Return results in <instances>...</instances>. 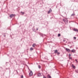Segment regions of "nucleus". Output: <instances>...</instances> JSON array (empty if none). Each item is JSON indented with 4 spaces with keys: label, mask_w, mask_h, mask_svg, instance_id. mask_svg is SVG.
<instances>
[{
    "label": "nucleus",
    "mask_w": 78,
    "mask_h": 78,
    "mask_svg": "<svg viewBox=\"0 0 78 78\" xmlns=\"http://www.w3.org/2000/svg\"><path fill=\"white\" fill-rule=\"evenodd\" d=\"M29 76H32V75H33V72H32V71H30V72L29 73Z\"/></svg>",
    "instance_id": "1"
},
{
    "label": "nucleus",
    "mask_w": 78,
    "mask_h": 78,
    "mask_svg": "<svg viewBox=\"0 0 78 78\" xmlns=\"http://www.w3.org/2000/svg\"><path fill=\"white\" fill-rule=\"evenodd\" d=\"M66 51H68V52H70V50L69 49L66 48Z\"/></svg>",
    "instance_id": "2"
},
{
    "label": "nucleus",
    "mask_w": 78,
    "mask_h": 78,
    "mask_svg": "<svg viewBox=\"0 0 78 78\" xmlns=\"http://www.w3.org/2000/svg\"><path fill=\"white\" fill-rule=\"evenodd\" d=\"M52 11V10H51V9H50L48 11V14H50V12H51Z\"/></svg>",
    "instance_id": "3"
},
{
    "label": "nucleus",
    "mask_w": 78,
    "mask_h": 78,
    "mask_svg": "<svg viewBox=\"0 0 78 78\" xmlns=\"http://www.w3.org/2000/svg\"><path fill=\"white\" fill-rule=\"evenodd\" d=\"M71 52H72V53H75V51H76V50H75V49H73L71 50Z\"/></svg>",
    "instance_id": "4"
},
{
    "label": "nucleus",
    "mask_w": 78,
    "mask_h": 78,
    "mask_svg": "<svg viewBox=\"0 0 78 78\" xmlns=\"http://www.w3.org/2000/svg\"><path fill=\"white\" fill-rule=\"evenodd\" d=\"M73 30L74 31H76V32H78V30L74 28V29Z\"/></svg>",
    "instance_id": "5"
},
{
    "label": "nucleus",
    "mask_w": 78,
    "mask_h": 78,
    "mask_svg": "<svg viewBox=\"0 0 78 78\" xmlns=\"http://www.w3.org/2000/svg\"><path fill=\"white\" fill-rule=\"evenodd\" d=\"M15 15L14 14H12L10 15V17H11V18H12V17H14Z\"/></svg>",
    "instance_id": "6"
},
{
    "label": "nucleus",
    "mask_w": 78,
    "mask_h": 78,
    "mask_svg": "<svg viewBox=\"0 0 78 78\" xmlns=\"http://www.w3.org/2000/svg\"><path fill=\"white\" fill-rule=\"evenodd\" d=\"M72 67L73 68V69H75V66H74V65H72Z\"/></svg>",
    "instance_id": "7"
},
{
    "label": "nucleus",
    "mask_w": 78,
    "mask_h": 78,
    "mask_svg": "<svg viewBox=\"0 0 78 78\" xmlns=\"http://www.w3.org/2000/svg\"><path fill=\"white\" fill-rule=\"evenodd\" d=\"M55 53H58V50H56L55 51Z\"/></svg>",
    "instance_id": "8"
},
{
    "label": "nucleus",
    "mask_w": 78,
    "mask_h": 78,
    "mask_svg": "<svg viewBox=\"0 0 78 78\" xmlns=\"http://www.w3.org/2000/svg\"><path fill=\"white\" fill-rule=\"evenodd\" d=\"M38 76H41V73H38Z\"/></svg>",
    "instance_id": "9"
},
{
    "label": "nucleus",
    "mask_w": 78,
    "mask_h": 78,
    "mask_svg": "<svg viewBox=\"0 0 78 78\" xmlns=\"http://www.w3.org/2000/svg\"><path fill=\"white\" fill-rule=\"evenodd\" d=\"M32 46H33V47H35V46H36V44H34Z\"/></svg>",
    "instance_id": "10"
},
{
    "label": "nucleus",
    "mask_w": 78,
    "mask_h": 78,
    "mask_svg": "<svg viewBox=\"0 0 78 78\" xmlns=\"http://www.w3.org/2000/svg\"><path fill=\"white\" fill-rule=\"evenodd\" d=\"M48 78H51V76L48 75Z\"/></svg>",
    "instance_id": "11"
},
{
    "label": "nucleus",
    "mask_w": 78,
    "mask_h": 78,
    "mask_svg": "<svg viewBox=\"0 0 78 78\" xmlns=\"http://www.w3.org/2000/svg\"><path fill=\"white\" fill-rule=\"evenodd\" d=\"M38 68H39V69H41V66L40 65H38Z\"/></svg>",
    "instance_id": "12"
},
{
    "label": "nucleus",
    "mask_w": 78,
    "mask_h": 78,
    "mask_svg": "<svg viewBox=\"0 0 78 78\" xmlns=\"http://www.w3.org/2000/svg\"><path fill=\"white\" fill-rule=\"evenodd\" d=\"M30 50H33V48H31L30 49Z\"/></svg>",
    "instance_id": "13"
},
{
    "label": "nucleus",
    "mask_w": 78,
    "mask_h": 78,
    "mask_svg": "<svg viewBox=\"0 0 78 78\" xmlns=\"http://www.w3.org/2000/svg\"><path fill=\"white\" fill-rule=\"evenodd\" d=\"M61 36V34H58V37H59V36Z\"/></svg>",
    "instance_id": "14"
},
{
    "label": "nucleus",
    "mask_w": 78,
    "mask_h": 78,
    "mask_svg": "<svg viewBox=\"0 0 78 78\" xmlns=\"http://www.w3.org/2000/svg\"><path fill=\"white\" fill-rule=\"evenodd\" d=\"M75 15V14H73L71 15V16H74Z\"/></svg>",
    "instance_id": "15"
},
{
    "label": "nucleus",
    "mask_w": 78,
    "mask_h": 78,
    "mask_svg": "<svg viewBox=\"0 0 78 78\" xmlns=\"http://www.w3.org/2000/svg\"><path fill=\"white\" fill-rule=\"evenodd\" d=\"M63 21L64 22H66V20H65V19H63Z\"/></svg>",
    "instance_id": "16"
},
{
    "label": "nucleus",
    "mask_w": 78,
    "mask_h": 78,
    "mask_svg": "<svg viewBox=\"0 0 78 78\" xmlns=\"http://www.w3.org/2000/svg\"><path fill=\"white\" fill-rule=\"evenodd\" d=\"M21 13L22 14H24V12H21Z\"/></svg>",
    "instance_id": "17"
},
{
    "label": "nucleus",
    "mask_w": 78,
    "mask_h": 78,
    "mask_svg": "<svg viewBox=\"0 0 78 78\" xmlns=\"http://www.w3.org/2000/svg\"><path fill=\"white\" fill-rule=\"evenodd\" d=\"M71 56V55L70 54H69V57H70Z\"/></svg>",
    "instance_id": "18"
},
{
    "label": "nucleus",
    "mask_w": 78,
    "mask_h": 78,
    "mask_svg": "<svg viewBox=\"0 0 78 78\" xmlns=\"http://www.w3.org/2000/svg\"><path fill=\"white\" fill-rule=\"evenodd\" d=\"M76 73H78V70H76Z\"/></svg>",
    "instance_id": "19"
},
{
    "label": "nucleus",
    "mask_w": 78,
    "mask_h": 78,
    "mask_svg": "<svg viewBox=\"0 0 78 78\" xmlns=\"http://www.w3.org/2000/svg\"><path fill=\"white\" fill-rule=\"evenodd\" d=\"M57 55H59V54H60V53L59 52H57Z\"/></svg>",
    "instance_id": "20"
},
{
    "label": "nucleus",
    "mask_w": 78,
    "mask_h": 78,
    "mask_svg": "<svg viewBox=\"0 0 78 78\" xmlns=\"http://www.w3.org/2000/svg\"><path fill=\"white\" fill-rule=\"evenodd\" d=\"M43 78H46V77L44 76H43Z\"/></svg>",
    "instance_id": "21"
},
{
    "label": "nucleus",
    "mask_w": 78,
    "mask_h": 78,
    "mask_svg": "<svg viewBox=\"0 0 78 78\" xmlns=\"http://www.w3.org/2000/svg\"><path fill=\"white\" fill-rule=\"evenodd\" d=\"M76 37H74V39L75 40L76 39Z\"/></svg>",
    "instance_id": "22"
},
{
    "label": "nucleus",
    "mask_w": 78,
    "mask_h": 78,
    "mask_svg": "<svg viewBox=\"0 0 78 78\" xmlns=\"http://www.w3.org/2000/svg\"><path fill=\"white\" fill-rule=\"evenodd\" d=\"M21 78H23V75H22L21 76Z\"/></svg>",
    "instance_id": "23"
},
{
    "label": "nucleus",
    "mask_w": 78,
    "mask_h": 78,
    "mask_svg": "<svg viewBox=\"0 0 78 78\" xmlns=\"http://www.w3.org/2000/svg\"><path fill=\"white\" fill-rule=\"evenodd\" d=\"M69 59H72V58H71V57H69Z\"/></svg>",
    "instance_id": "24"
},
{
    "label": "nucleus",
    "mask_w": 78,
    "mask_h": 78,
    "mask_svg": "<svg viewBox=\"0 0 78 78\" xmlns=\"http://www.w3.org/2000/svg\"><path fill=\"white\" fill-rule=\"evenodd\" d=\"M75 61H76V62H77V60H76V59Z\"/></svg>",
    "instance_id": "25"
},
{
    "label": "nucleus",
    "mask_w": 78,
    "mask_h": 78,
    "mask_svg": "<svg viewBox=\"0 0 78 78\" xmlns=\"http://www.w3.org/2000/svg\"><path fill=\"white\" fill-rule=\"evenodd\" d=\"M67 20L66 22H67H67H68V21L67 20Z\"/></svg>",
    "instance_id": "26"
},
{
    "label": "nucleus",
    "mask_w": 78,
    "mask_h": 78,
    "mask_svg": "<svg viewBox=\"0 0 78 78\" xmlns=\"http://www.w3.org/2000/svg\"><path fill=\"white\" fill-rule=\"evenodd\" d=\"M37 30H38V29L37 28Z\"/></svg>",
    "instance_id": "27"
}]
</instances>
